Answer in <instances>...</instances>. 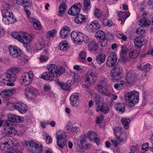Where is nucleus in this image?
<instances>
[{"label":"nucleus","instance_id":"38","mask_svg":"<svg viewBox=\"0 0 153 153\" xmlns=\"http://www.w3.org/2000/svg\"><path fill=\"white\" fill-rule=\"evenodd\" d=\"M121 122L124 126V128L125 129H128L129 128V123L131 121V120L129 119H122Z\"/></svg>","mask_w":153,"mask_h":153},{"label":"nucleus","instance_id":"7","mask_svg":"<svg viewBox=\"0 0 153 153\" xmlns=\"http://www.w3.org/2000/svg\"><path fill=\"white\" fill-rule=\"evenodd\" d=\"M10 55L13 58H16L21 56L22 51L20 49L16 46L13 47L12 45L9 46Z\"/></svg>","mask_w":153,"mask_h":153},{"label":"nucleus","instance_id":"25","mask_svg":"<svg viewBox=\"0 0 153 153\" xmlns=\"http://www.w3.org/2000/svg\"><path fill=\"white\" fill-rule=\"evenodd\" d=\"M86 20L85 16L79 14L74 19L75 22L77 24H81L85 22Z\"/></svg>","mask_w":153,"mask_h":153},{"label":"nucleus","instance_id":"35","mask_svg":"<svg viewBox=\"0 0 153 153\" xmlns=\"http://www.w3.org/2000/svg\"><path fill=\"white\" fill-rule=\"evenodd\" d=\"M139 53V51L136 49H131L130 50L129 55L132 59H134L137 57Z\"/></svg>","mask_w":153,"mask_h":153},{"label":"nucleus","instance_id":"47","mask_svg":"<svg viewBox=\"0 0 153 153\" xmlns=\"http://www.w3.org/2000/svg\"><path fill=\"white\" fill-rule=\"evenodd\" d=\"M124 84V82L123 80L120 81L117 83H115L114 85L115 88L117 90H120Z\"/></svg>","mask_w":153,"mask_h":153},{"label":"nucleus","instance_id":"24","mask_svg":"<svg viewBox=\"0 0 153 153\" xmlns=\"http://www.w3.org/2000/svg\"><path fill=\"white\" fill-rule=\"evenodd\" d=\"M88 50L91 52H96L98 50L97 45L94 41L90 42L88 46Z\"/></svg>","mask_w":153,"mask_h":153},{"label":"nucleus","instance_id":"14","mask_svg":"<svg viewBox=\"0 0 153 153\" xmlns=\"http://www.w3.org/2000/svg\"><path fill=\"white\" fill-rule=\"evenodd\" d=\"M85 77V79H87L92 85L95 82L97 79L96 73L93 72H91L86 74Z\"/></svg>","mask_w":153,"mask_h":153},{"label":"nucleus","instance_id":"3","mask_svg":"<svg viewBox=\"0 0 153 153\" xmlns=\"http://www.w3.org/2000/svg\"><path fill=\"white\" fill-rule=\"evenodd\" d=\"M108 84L107 79L105 78L102 79L96 85V89L102 94L109 96L110 92L108 90Z\"/></svg>","mask_w":153,"mask_h":153},{"label":"nucleus","instance_id":"63","mask_svg":"<svg viewBox=\"0 0 153 153\" xmlns=\"http://www.w3.org/2000/svg\"><path fill=\"white\" fill-rule=\"evenodd\" d=\"M48 59L46 56L41 55L39 57V60L41 62H43L46 61Z\"/></svg>","mask_w":153,"mask_h":153},{"label":"nucleus","instance_id":"15","mask_svg":"<svg viewBox=\"0 0 153 153\" xmlns=\"http://www.w3.org/2000/svg\"><path fill=\"white\" fill-rule=\"evenodd\" d=\"M136 74L132 72H128L126 75V79L128 84H132L136 81Z\"/></svg>","mask_w":153,"mask_h":153},{"label":"nucleus","instance_id":"34","mask_svg":"<svg viewBox=\"0 0 153 153\" xmlns=\"http://www.w3.org/2000/svg\"><path fill=\"white\" fill-rule=\"evenodd\" d=\"M68 47V44L66 41H63L61 42L58 46L59 49L63 51H66Z\"/></svg>","mask_w":153,"mask_h":153},{"label":"nucleus","instance_id":"30","mask_svg":"<svg viewBox=\"0 0 153 153\" xmlns=\"http://www.w3.org/2000/svg\"><path fill=\"white\" fill-rule=\"evenodd\" d=\"M93 97L96 105L103 103L102 99L100 95H97L96 94L94 93L93 95Z\"/></svg>","mask_w":153,"mask_h":153},{"label":"nucleus","instance_id":"11","mask_svg":"<svg viewBox=\"0 0 153 153\" xmlns=\"http://www.w3.org/2000/svg\"><path fill=\"white\" fill-rule=\"evenodd\" d=\"M14 109L22 114H25L27 111L26 106L21 102H16L13 106Z\"/></svg>","mask_w":153,"mask_h":153},{"label":"nucleus","instance_id":"5","mask_svg":"<svg viewBox=\"0 0 153 153\" xmlns=\"http://www.w3.org/2000/svg\"><path fill=\"white\" fill-rule=\"evenodd\" d=\"M43 146L39 142L29 141V151L32 153H41L43 151Z\"/></svg>","mask_w":153,"mask_h":153},{"label":"nucleus","instance_id":"57","mask_svg":"<svg viewBox=\"0 0 153 153\" xmlns=\"http://www.w3.org/2000/svg\"><path fill=\"white\" fill-rule=\"evenodd\" d=\"M100 111L104 113V114H107L109 111V108L108 107L103 105L101 111Z\"/></svg>","mask_w":153,"mask_h":153},{"label":"nucleus","instance_id":"9","mask_svg":"<svg viewBox=\"0 0 153 153\" xmlns=\"http://www.w3.org/2000/svg\"><path fill=\"white\" fill-rule=\"evenodd\" d=\"M57 145L60 148H62L67 144V137L65 134H59L57 136Z\"/></svg>","mask_w":153,"mask_h":153},{"label":"nucleus","instance_id":"41","mask_svg":"<svg viewBox=\"0 0 153 153\" xmlns=\"http://www.w3.org/2000/svg\"><path fill=\"white\" fill-rule=\"evenodd\" d=\"M84 78L83 80L81 82V85L83 87L88 88L92 84L87 79H85V77Z\"/></svg>","mask_w":153,"mask_h":153},{"label":"nucleus","instance_id":"46","mask_svg":"<svg viewBox=\"0 0 153 153\" xmlns=\"http://www.w3.org/2000/svg\"><path fill=\"white\" fill-rule=\"evenodd\" d=\"M8 90H4L0 94V95L3 98H6L9 97L10 96Z\"/></svg>","mask_w":153,"mask_h":153},{"label":"nucleus","instance_id":"39","mask_svg":"<svg viewBox=\"0 0 153 153\" xmlns=\"http://www.w3.org/2000/svg\"><path fill=\"white\" fill-rule=\"evenodd\" d=\"M29 93L33 95L35 97L39 96L40 95L39 91L33 87H31L29 88Z\"/></svg>","mask_w":153,"mask_h":153},{"label":"nucleus","instance_id":"55","mask_svg":"<svg viewBox=\"0 0 153 153\" xmlns=\"http://www.w3.org/2000/svg\"><path fill=\"white\" fill-rule=\"evenodd\" d=\"M65 71L64 68L63 67H60L57 69V75L58 74L60 75L63 74Z\"/></svg>","mask_w":153,"mask_h":153},{"label":"nucleus","instance_id":"12","mask_svg":"<svg viewBox=\"0 0 153 153\" xmlns=\"http://www.w3.org/2000/svg\"><path fill=\"white\" fill-rule=\"evenodd\" d=\"M95 35L96 38H98L100 40L101 46L102 47L105 46L107 44L105 42V40H106L105 33L102 30H100L96 32Z\"/></svg>","mask_w":153,"mask_h":153},{"label":"nucleus","instance_id":"21","mask_svg":"<svg viewBox=\"0 0 153 153\" xmlns=\"http://www.w3.org/2000/svg\"><path fill=\"white\" fill-rule=\"evenodd\" d=\"M70 29L67 26L63 27L60 32L61 37L63 38L66 37L70 34Z\"/></svg>","mask_w":153,"mask_h":153},{"label":"nucleus","instance_id":"36","mask_svg":"<svg viewBox=\"0 0 153 153\" xmlns=\"http://www.w3.org/2000/svg\"><path fill=\"white\" fill-rule=\"evenodd\" d=\"M25 0L22 5H23L24 10L27 14V17L29 18V10L28 9V8H29V0Z\"/></svg>","mask_w":153,"mask_h":153},{"label":"nucleus","instance_id":"26","mask_svg":"<svg viewBox=\"0 0 153 153\" xmlns=\"http://www.w3.org/2000/svg\"><path fill=\"white\" fill-rule=\"evenodd\" d=\"M106 56L104 54L100 53L96 56L95 59L96 61L99 64H101L104 63L105 59Z\"/></svg>","mask_w":153,"mask_h":153},{"label":"nucleus","instance_id":"40","mask_svg":"<svg viewBox=\"0 0 153 153\" xmlns=\"http://www.w3.org/2000/svg\"><path fill=\"white\" fill-rule=\"evenodd\" d=\"M86 53L84 51H82L80 52L79 60L80 62H84L86 61Z\"/></svg>","mask_w":153,"mask_h":153},{"label":"nucleus","instance_id":"13","mask_svg":"<svg viewBox=\"0 0 153 153\" xmlns=\"http://www.w3.org/2000/svg\"><path fill=\"white\" fill-rule=\"evenodd\" d=\"M100 25L98 21L95 20L91 22L88 26V30L92 33L96 32L100 28Z\"/></svg>","mask_w":153,"mask_h":153},{"label":"nucleus","instance_id":"44","mask_svg":"<svg viewBox=\"0 0 153 153\" xmlns=\"http://www.w3.org/2000/svg\"><path fill=\"white\" fill-rule=\"evenodd\" d=\"M1 13H2V16L3 17H8L11 16V15H13V13L11 11H9L6 9H4L1 10Z\"/></svg>","mask_w":153,"mask_h":153},{"label":"nucleus","instance_id":"20","mask_svg":"<svg viewBox=\"0 0 153 153\" xmlns=\"http://www.w3.org/2000/svg\"><path fill=\"white\" fill-rule=\"evenodd\" d=\"M114 108L118 113L120 114L123 113L125 110V107L123 103H117L114 105Z\"/></svg>","mask_w":153,"mask_h":153},{"label":"nucleus","instance_id":"19","mask_svg":"<svg viewBox=\"0 0 153 153\" xmlns=\"http://www.w3.org/2000/svg\"><path fill=\"white\" fill-rule=\"evenodd\" d=\"M79 94L78 93H73L70 97L71 104L73 106H75L78 100L79 99Z\"/></svg>","mask_w":153,"mask_h":153},{"label":"nucleus","instance_id":"52","mask_svg":"<svg viewBox=\"0 0 153 153\" xmlns=\"http://www.w3.org/2000/svg\"><path fill=\"white\" fill-rule=\"evenodd\" d=\"M143 27L141 26V27H139L137 29L136 32L137 34L141 35L144 34L145 30L143 28Z\"/></svg>","mask_w":153,"mask_h":153},{"label":"nucleus","instance_id":"2","mask_svg":"<svg viewBox=\"0 0 153 153\" xmlns=\"http://www.w3.org/2000/svg\"><path fill=\"white\" fill-rule=\"evenodd\" d=\"M123 73V69L121 66L119 64H116L111 70L110 76L111 77L112 82H117L120 79Z\"/></svg>","mask_w":153,"mask_h":153},{"label":"nucleus","instance_id":"56","mask_svg":"<svg viewBox=\"0 0 153 153\" xmlns=\"http://www.w3.org/2000/svg\"><path fill=\"white\" fill-rule=\"evenodd\" d=\"M71 131V132H69V133H74V134L79 133V128L75 126L72 128Z\"/></svg>","mask_w":153,"mask_h":153},{"label":"nucleus","instance_id":"37","mask_svg":"<svg viewBox=\"0 0 153 153\" xmlns=\"http://www.w3.org/2000/svg\"><path fill=\"white\" fill-rule=\"evenodd\" d=\"M90 0H84L83 9L84 10L87 11L90 9Z\"/></svg>","mask_w":153,"mask_h":153},{"label":"nucleus","instance_id":"48","mask_svg":"<svg viewBox=\"0 0 153 153\" xmlns=\"http://www.w3.org/2000/svg\"><path fill=\"white\" fill-rule=\"evenodd\" d=\"M130 149L131 151V153H138L139 151V146L137 145H133L131 146Z\"/></svg>","mask_w":153,"mask_h":153},{"label":"nucleus","instance_id":"10","mask_svg":"<svg viewBox=\"0 0 153 153\" xmlns=\"http://www.w3.org/2000/svg\"><path fill=\"white\" fill-rule=\"evenodd\" d=\"M139 93L136 91H134L126 93L125 95V99L126 100L132 99L135 102L139 101Z\"/></svg>","mask_w":153,"mask_h":153},{"label":"nucleus","instance_id":"31","mask_svg":"<svg viewBox=\"0 0 153 153\" xmlns=\"http://www.w3.org/2000/svg\"><path fill=\"white\" fill-rule=\"evenodd\" d=\"M4 133L5 134H16V130L13 128L10 127L9 126H6L4 128Z\"/></svg>","mask_w":153,"mask_h":153},{"label":"nucleus","instance_id":"16","mask_svg":"<svg viewBox=\"0 0 153 153\" xmlns=\"http://www.w3.org/2000/svg\"><path fill=\"white\" fill-rule=\"evenodd\" d=\"M29 72H26L23 74L22 78L20 79V82L22 85L26 87L29 85Z\"/></svg>","mask_w":153,"mask_h":153},{"label":"nucleus","instance_id":"18","mask_svg":"<svg viewBox=\"0 0 153 153\" xmlns=\"http://www.w3.org/2000/svg\"><path fill=\"white\" fill-rule=\"evenodd\" d=\"M29 22L33 23V27L36 30H39L42 29V25L40 22L36 19L33 17L31 19L29 18Z\"/></svg>","mask_w":153,"mask_h":153},{"label":"nucleus","instance_id":"58","mask_svg":"<svg viewBox=\"0 0 153 153\" xmlns=\"http://www.w3.org/2000/svg\"><path fill=\"white\" fill-rule=\"evenodd\" d=\"M104 118V117L102 114L100 115L99 117H97L96 119V123L99 124L101 123Z\"/></svg>","mask_w":153,"mask_h":153},{"label":"nucleus","instance_id":"4","mask_svg":"<svg viewBox=\"0 0 153 153\" xmlns=\"http://www.w3.org/2000/svg\"><path fill=\"white\" fill-rule=\"evenodd\" d=\"M19 69L18 68H11L8 70L4 74L2 82L4 83V81L9 82L15 81L16 78V74L18 72Z\"/></svg>","mask_w":153,"mask_h":153},{"label":"nucleus","instance_id":"59","mask_svg":"<svg viewBox=\"0 0 153 153\" xmlns=\"http://www.w3.org/2000/svg\"><path fill=\"white\" fill-rule=\"evenodd\" d=\"M129 100H130L128 102V105L130 107H134L135 105L137 103L139 102L138 101H136V102L135 101L132 100V99H130Z\"/></svg>","mask_w":153,"mask_h":153},{"label":"nucleus","instance_id":"49","mask_svg":"<svg viewBox=\"0 0 153 153\" xmlns=\"http://www.w3.org/2000/svg\"><path fill=\"white\" fill-rule=\"evenodd\" d=\"M149 143H143L142 145L141 151L143 153H144L149 150Z\"/></svg>","mask_w":153,"mask_h":153},{"label":"nucleus","instance_id":"64","mask_svg":"<svg viewBox=\"0 0 153 153\" xmlns=\"http://www.w3.org/2000/svg\"><path fill=\"white\" fill-rule=\"evenodd\" d=\"M116 137L118 141L120 142L123 140L124 139L122 137V134H115Z\"/></svg>","mask_w":153,"mask_h":153},{"label":"nucleus","instance_id":"8","mask_svg":"<svg viewBox=\"0 0 153 153\" xmlns=\"http://www.w3.org/2000/svg\"><path fill=\"white\" fill-rule=\"evenodd\" d=\"M117 60V55L114 52L112 53L108 56L106 62V66L108 67H112L116 63Z\"/></svg>","mask_w":153,"mask_h":153},{"label":"nucleus","instance_id":"43","mask_svg":"<svg viewBox=\"0 0 153 153\" xmlns=\"http://www.w3.org/2000/svg\"><path fill=\"white\" fill-rule=\"evenodd\" d=\"M94 14L97 19H98L102 16L103 13L98 8H95L94 9Z\"/></svg>","mask_w":153,"mask_h":153},{"label":"nucleus","instance_id":"60","mask_svg":"<svg viewBox=\"0 0 153 153\" xmlns=\"http://www.w3.org/2000/svg\"><path fill=\"white\" fill-rule=\"evenodd\" d=\"M39 45L41 47L40 50H41L42 48H43L45 46V41H44V39L42 38V37L41 38L40 37V38H39Z\"/></svg>","mask_w":153,"mask_h":153},{"label":"nucleus","instance_id":"1","mask_svg":"<svg viewBox=\"0 0 153 153\" xmlns=\"http://www.w3.org/2000/svg\"><path fill=\"white\" fill-rule=\"evenodd\" d=\"M11 35L13 38L23 43L24 47L27 51H29V46L28 45L29 42L28 33L22 31L19 32H14L11 33Z\"/></svg>","mask_w":153,"mask_h":153},{"label":"nucleus","instance_id":"54","mask_svg":"<svg viewBox=\"0 0 153 153\" xmlns=\"http://www.w3.org/2000/svg\"><path fill=\"white\" fill-rule=\"evenodd\" d=\"M104 103L96 104L95 106L96 111L97 112L100 111Z\"/></svg>","mask_w":153,"mask_h":153},{"label":"nucleus","instance_id":"42","mask_svg":"<svg viewBox=\"0 0 153 153\" xmlns=\"http://www.w3.org/2000/svg\"><path fill=\"white\" fill-rule=\"evenodd\" d=\"M56 31L55 30H53L48 32L45 35L46 37L50 38V37H53L56 35Z\"/></svg>","mask_w":153,"mask_h":153},{"label":"nucleus","instance_id":"32","mask_svg":"<svg viewBox=\"0 0 153 153\" xmlns=\"http://www.w3.org/2000/svg\"><path fill=\"white\" fill-rule=\"evenodd\" d=\"M118 14L119 16L120 17L119 20L122 22L124 21L129 16L128 14H127L125 12L122 11L119 12Z\"/></svg>","mask_w":153,"mask_h":153},{"label":"nucleus","instance_id":"61","mask_svg":"<svg viewBox=\"0 0 153 153\" xmlns=\"http://www.w3.org/2000/svg\"><path fill=\"white\" fill-rule=\"evenodd\" d=\"M62 6H59V10L58 15L60 16H62L64 14L65 9L61 7Z\"/></svg>","mask_w":153,"mask_h":153},{"label":"nucleus","instance_id":"45","mask_svg":"<svg viewBox=\"0 0 153 153\" xmlns=\"http://www.w3.org/2000/svg\"><path fill=\"white\" fill-rule=\"evenodd\" d=\"M87 138L86 134H81L80 136L79 140L82 146L86 142Z\"/></svg>","mask_w":153,"mask_h":153},{"label":"nucleus","instance_id":"22","mask_svg":"<svg viewBox=\"0 0 153 153\" xmlns=\"http://www.w3.org/2000/svg\"><path fill=\"white\" fill-rule=\"evenodd\" d=\"M58 84L62 89L64 90H71V82L68 81L66 83L58 82Z\"/></svg>","mask_w":153,"mask_h":153},{"label":"nucleus","instance_id":"23","mask_svg":"<svg viewBox=\"0 0 153 153\" xmlns=\"http://www.w3.org/2000/svg\"><path fill=\"white\" fill-rule=\"evenodd\" d=\"M146 16V14H143V18L139 20L140 25L142 27L148 26L150 24V21L145 17Z\"/></svg>","mask_w":153,"mask_h":153},{"label":"nucleus","instance_id":"62","mask_svg":"<svg viewBox=\"0 0 153 153\" xmlns=\"http://www.w3.org/2000/svg\"><path fill=\"white\" fill-rule=\"evenodd\" d=\"M45 141L47 144H51L52 142V139L50 136H47L46 137Z\"/></svg>","mask_w":153,"mask_h":153},{"label":"nucleus","instance_id":"28","mask_svg":"<svg viewBox=\"0 0 153 153\" xmlns=\"http://www.w3.org/2000/svg\"><path fill=\"white\" fill-rule=\"evenodd\" d=\"M54 77L53 74H51L49 72H44L41 75V78L45 80H52Z\"/></svg>","mask_w":153,"mask_h":153},{"label":"nucleus","instance_id":"29","mask_svg":"<svg viewBox=\"0 0 153 153\" xmlns=\"http://www.w3.org/2000/svg\"><path fill=\"white\" fill-rule=\"evenodd\" d=\"M71 37L74 43L77 45L79 44L78 33L74 31L72 32L71 34Z\"/></svg>","mask_w":153,"mask_h":153},{"label":"nucleus","instance_id":"50","mask_svg":"<svg viewBox=\"0 0 153 153\" xmlns=\"http://www.w3.org/2000/svg\"><path fill=\"white\" fill-rule=\"evenodd\" d=\"M7 20H8L9 24L14 23L17 21L16 19L14 17L13 14V15H11V16L7 17Z\"/></svg>","mask_w":153,"mask_h":153},{"label":"nucleus","instance_id":"33","mask_svg":"<svg viewBox=\"0 0 153 153\" xmlns=\"http://www.w3.org/2000/svg\"><path fill=\"white\" fill-rule=\"evenodd\" d=\"M108 16V14L107 13L105 15V17H102L103 18H104L102 22V24L104 26H107L108 27H110L112 26L113 23L111 20L107 19Z\"/></svg>","mask_w":153,"mask_h":153},{"label":"nucleus","instance_id":"6","mask_svg":"<svg viewBox=\"0 0 153 153\" xmlns=\"http://www.w3.org/2000/svg\"><path fill=\"white\" fill-rule=\"evenodd\" d=\"M82 7V4L80 2L75 4L70 8L68 11L69 15L75 16L79 14L80 9Z\"/></svg>","mask_w":153,"mask_h":153},{"label":"nucleus","instance_id":"17","mask_svg":"<svg viewBox=\"0 0 153 153\" xmlns=\"http://www.w3.org/2000/svg\"><path fill=\"white\" fill-rule=\"evenodd\" d=\"M47 68L51 74H53L54 77H56L57 76V67L55 65L50 64L47 66Z\"/></svg>","mask_w":153,"mask_h":153},{"label":"nucleus","instance_id":"51","mask_svg":"<svg viewBox=\"0 0 153 153\" xmlns=\"http://www.w3.org/2000/svg\"><path fill=\"white\" fill-rule=\"evenodd\" d=\"M16 115L9 114L7 115V118L10 122H15L16 119Z\"/></svg>","mask_w":153,"mask_h":153},{"label":"nucleus","instance_id":"53","mask_svg":"<svg viewBox=\"0 0 153 153\" xmlns=\"http://www.w3.org/2000/svg\"><path fill=\"white\" fill-rule=\"evenodd\" d=\"M117 36L118 38L122 39L124 41H126V40L127 38L126 36L123 33L120 32L117 33Z\"/></svg>","mask_w":153,"mask_h":153},{"label":"nucleus","instance_id":"27","mask_svg":"<svg viewBox=\"0 0 153 153\" xmlns=\"http://www.w3.org/2000/svg\"><path fill=\"white\" fill-rule=\"evenodd\" d=\"M143 41V39H142L140 36L137 37L134 41L135 46L138 48H141L144 45Z\"/></svg>","mask_w":153,"mask_h":153}]
</instances>
